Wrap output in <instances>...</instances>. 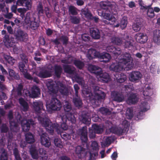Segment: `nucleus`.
Wrapping results in <instances>:
<instances>
[{
	"label": "nucleus",
	"mask_w": 160,
	"mask_h": 160,
	"mask_svg": "<svg viewBox=\"0 0 160 160\" xmlns=\"http://www.w3.org/2000/svg\"><path fill=\"white\" fill-rule=\"evenodd\" d=\"M58 88H61L59 89V92L63 94H67V89L64 87V85L62 83L59 82L58 84Z\"/></svg>",
	"instance_id": "obj_42"
},
{
	"label": "nucleus",
	"mask_w": 160,
	"mask_h": 160,
	"mask_svg": "<svg viewBox=\"0 0 160 160\" xmlns=\"http://www.w3.org/2000/svg\"><path fill=\"white\" fill-rule=\"evenodd\" d=\"M157 67L154 63H152L150 67V69L151 71L153 72L157 70Z\"/></svg>",
	"instance_id": "obj_62"
},
{
	"label": "nucleus",
	"mask_w": 160,
	"mask_h": 160,
	"mask_svg": "<svg viewBox=\"0 0 160 160\" xmlns=\"http://www.w3.org/2000/svg\"><path fill=\"white\" fill-rule=\"evenodd\" d=\"M113 140V138L111 137L107 138L105 142V145H110Z\"/></svg>",
	"instance_id": "obj_55"
},
{
	"label": "nucleus",
	"mask_w": 160,
	"mask_h": 160,
	"mask_svg": "<svg viewBox=\"0 0 160 160\" xmlns=\"http://www.w3.org/2000/svg\"><path fill=\"white\" fill-rule=\"evenodd\" d=\"M142 77L141 74L139 72H132L129 75V80L132 82H137Z\"/></svg>",
	"instance_id": "obj_15"
},
{
	"label": "nucleus",
	"mask_w": 160,
	"mask_h": 160,
	"mask_svg": "<svg viewBox=\"0 0 160 160\" xmlns=\"http://www.w3.org/2000/svg\"><path fill=\"white\" fill-rule=\"evenodd\" d=\"M33 104L34 109L37 114H39L41 112L43 113L42 112H45L43 109V104L41 102H35Z\"/></svg>",
	"instance_id": "obj_16"
},
{
	"label": "nucleus",
	"mask_w": 160,
	"mask_h": 160,
	"mask_svg": "<svg viewBox=\"0 0 160 160\" xmlns=\"http://www.w3.org/2000/svg\"><path fill=\"white\" fill-rule=\"evenodd\" d=\"M100 111L103 114L109 115L111 113L110 110L104 107L101 108L100 109Z\"/></svg>",
	"instance_id": "obj_45"
},
{
	"label": "nucleus",
	"mask_w": 160,
	"mask_h": 160,
	"mask_svg": "<svg viewBox=\"0 0 160 160\" xmlns=\"http://www.w3.org/2000/svg\"><path fill=\"white\" fill-rule=\"evenodd\" d=\"M106 50L109 52H112L115 56H117L121 53L120 49L119 48L116 49L113 46H108L106 48Z\"/></svg>",
	"instance_id": "obj_23"
},
{
	"label": "nucleus",
	"mask_w": 160,
	"mask_h": 160,
	"mask_svg": "<svg viewBox=\"0 0 160 160\" xmlns=\"http://www.w3.org/2000/svg\"><path fill=\"white\" fill-rule=\"evenodd\" d=\"M46 107L49 112H51L52 110H59L61 108V104L57 99L53 98L50 102H47Z\"/></svg>",
	"instance_id": "obj_6"
},
{
	"label": "nucleus",
	"mask_w": 160,
	"mask_h": 160,
	"mask_svg": "<svg viewBox=\"0 0 160 160\" xmlns=\"http://www.w3.org/2000/svg\"><path fill=\"white\" fill-rule=\"evenodd\" d=\"M91 147L93 150H96L98 149V144L96 142H93L91 144Z\"/></svg>",
	"instance_id": "obj_59"
},
{
	"label": "nucleus",
	"mask_w": 160,
	"mask_h": 160,
	"mask_svg": "<svg viewBox=\"0 0 160 160\" xmlns=\"http://www.w3.org/2000/svg\"><path fill=\"white\" fill-rule=\"evenodd\" d=\"M127 18L124 16L120 22V26L122 29L125 28L128 23Z\"/></svg>",
	"instance_id": "obj_41"
},
{
	"label": "nucleus",
	"mask_w": 160,
	"mask_h": 160,
	"mask_svg": "<svg viewBox=\"0 0 160 160\" xmlns=\"http://www.w3.org/2000/svg\"><path fill=\"white\" fill-rule=\"evenodd\" d=\"M87 152L86 150L79 146L77 147L75 149L76 154L79 158H84Z\"/></svg>",
	"instance_id": "obj_11"
},
{
	"label": "nucleus",
	"mask_w": 160,
	"mask_h": 160,
	"mask_svg": "<svg viewBox=\"0 0 160 160\" xmlns=\"http://www.w3.org/2000/svg\"><path fill=\"white\" fill-rule=\"evenodd\" d=\"M74 63L75 66L80 69L82 68L84 66L83 63L79 61H75Z\"/></svg>",
	"instance_id": "obj_53"
},
{
	"label": "nucleus",
	"mask_w": 160,
	"mask_h": 160,
	"mask_svg": "<svg viewBox=\"0 0 160 160\" xmlns=\"http://www.w3.org/2000/svg\"><path fill=\"white\" fill-rule=\"evenodd\" d=\"M79 133L81 134V140L83 142H86L87 140V132L86 127H83L82 129L79 130Z\"/></svg>",
	"instance_id": "obj_27"
},
{
	"label": "nucleus",
	"mask_w": 160,
	"mask_h": 160,
	"mask_svg": "<svg viewBox=\"0 0 160 160\" xmlns=\"http://www.w3.org/2000/svg\"><path fill=\"white\" fill-rule=\"evenodd\" d=\"M126 115L127 118L128 119H131L132 117V111L131 109L128 108L126 112Z\"/></svg>",
	"instance_id": "obj_47"
},
{
	"label": "nucleus",
	"mask_w": 160,
	"mask_h": 160,
	"mask_svg": "<svg viewBox=\"0 0 160 160\" xmlns=\"http://www.w3.org/2000/svg\"><path fill=\"white\" fill-rule=\"evenodd\" d=\"M140 107L141 110L142 112H145L148 110L150 107L146 102H142Z\"/></svg>",
	"instance_id": "obj_40"
},
{
	"label": "nucleus",
	"mask_w": 160,
	"mask_h": 160,
	"mask_svg": "<svg viewBox=\"0 0 160 160\" xmlns=\"http://www.w3.org/2000/svg\"><path fill=\"white\" fill-rule=\"evenodd\" d=\"M69 11L72 15H76L78 13L76 8L72 6L69 7Z\"/></svg>",
	"instance_id": "obj_51"
},
{
	"label": "nucleus",
	"mask_w": 160,
	"mask_h": 160,
	"mask_svg": "<svg viewBox=\"0 0 160 160\" xmlns=\"http://www.w3.org/2000/svg\"><path fill=\"white\" fill-rule=\"evenodd\" d=\"M27 10L25 8H19L18 9V12L20 13V16L23 18L24 17V14Z\"/></svg>",
	"instance_id": "obj_50"
},
{
	"label": "nucleus",
	"mask_w": 160,
	"mask_h": 160,
	"mask_svg": "<svg viewBox=\"0 0 160 160\" xmlns=\"http://www.w3.org/2000/svg\"><path fill=\"white\" fill-rule=\"evenodd\" d=\"M38 10L40 15H42L43 13V10L41 4H39L38 7Z\"/></svg>",
	"instance_id": "obj_63"
},
{
	"label": "nucleus",
	"mask_w": 160,
	"mask_h": 160,
	"mask_svg": "<svg viewBox=\"0 0 160 160\" xmlns=\"http://www.w3.org/2000/svg\"><path fill=\"white\" fill-rule=\"evenodd\" d=\"M92 128L95 132L97 133H101L103 131V128L101 126H98L96 124L92 125Z\"/></svg>",
	"instance_id": "obj_35"
},
{
	"label": "nucleus",
	"mask_w": 160,
	"mask_h": 160,
	"mask_svg": "<svg viewBox=\"0 0 160 160\" xmlns=\"http://www.w3.org/2000/svg\"><path fill=\"white\" fill-rule=\"evenodd\" d=\"M19 102L20 104L22 107L23 110L24 111H27L28 108V106L27 103L22 98L19 99Z\"/></svg>",
	"instance_id": "obj_32"
},
{
	"label": "nucleus",
	"mask_w": 160,
	"mask_h": 160,
	"mask_svg": "<svg viewBox=\"0 0 160 160\" xmlns=\"http://www.w3.org/2000/svg\"><path fill=\"white\" fill-rule=\"evenodd\" d=\"M112 95L113 97L114 101L121 102L124 99L123 96L120 94H117L115 92H112Z\"/></svg>",
	"instance_id": "obj_30"
},
{
	"label": "nucleus",
	"mask_w": 160,
	"mask_h": 160,
	"mask_svg": "<svg viewBox=\"0 0 160 160\" xmlns=\"http://www.w3.org/2000/svg\"><path fill=\"white\" fill-rule=\"evenodd\" d=\"M143 95L144 98L146 99H149L150 96L152 94V90L151 86H149L147 87L146 88L143 92Z\"/></svg>",
	"instance_id": "obj_26"
},
{
	"label": "nucleus",
	"mask_w": 160,
	"mask_h": 160,
	"mask_svg": "<svg viewBox=\"0 0 160 160\" xmlns=\"http://www.w3.org/2000/svg\"><path fill=\"white\" fill-rule=\"evenodd\" d=\"M88 70L91 73L96 75V77L99 81L104 82H107L110 79L108 74L106 73H102L101 68L95 66L89 65Z\"/></svg>",
	"instance_id": "obj_3"
},
{
	"label": "nucleus",
	"mask_w": 160,
	"mask_h": 160,
	"mask_svg": "<svg viewBox=\"0 0 160 160\" xmlns=\"http://www.w3.org/2000/svg\"><path fill=\"white\" fill-rule=\"evenodd\" d=\"M81 15L82 17H85L88 19L90 18L91 17V13L87 9H82Z\"/></svg>",
	"instance_id": "obj_37"
},
{
	"label": "nucleus",
	"mask_w": 160,
	"mask_h": 160,
	"mask_svg": "<svg viewBox=\"0 0 160 160\" xmlns=\"http://www.w3.org/2000/svg\"><path fill=\"white\" fill-rule=\"evenodd\" d=\"M141 23L140 22H137L134 23L132 25V29L135 32L139 31L141 28Z\"/></svg>",
	"instance_id": "obj_44"
},
{
	"label": "nucleus",
	"mask_w": 160,
	"mask_h": 160,
	"mask_svg": "<svg viewBox=\"0 0 160 160\" xmlns=\"http://www.w3.org/2000/svg\"><path fill=\"white\" fill-rule=\"evenodd\" d=\"M141 8L142 9H145L148 10L147 14L148 18H152L154 17L155 14L153 9L151 8V6H141Z\"/></svg>",
	"instance_id": "obj_21"
},
{
	"label": "nucleus",
	"mask_w": 160,
	"mask_h": 160,
	"mask_svg": "<svg viewBox=\"0 0 160 160\" xmlns=\"http://www.w3.org/2000/svg\"><path fill=\"white\" fill-rule=\"evenodd\" d=\"M153 41L158 45H160V30H156L153 32Z\"/></svg>",
	"instance_id": "obj_25"
},
{
	"label": "nucleus",
	"mask_w": 160,
	"mask_h": 160,
	"mask_svg": "<svg viewBox=\"0 0 160 160\" xmlns=\"http://www.w3.org/2000/svg\"><path fill=\"white\" fill-rule=\"evenodd\" d=\"M54 142L55 145L56 146L60 148L62 147V142L61 141L60 139L58 138H55L54 141Z\"/></svg>",
	"instance_id": "obj_49"
},
{
	"label": "nucleus",
	"mask_w": 160,
	"mask_h": 160,
	"mask_svg": "<svg viewBox=\"0 0 160 160\" xmlns=\"http://www.w3.org/2000/svg\"><path fill=\"white\" fill-rule=\"evenodd\" d=\"M90 33L91 36L93 38L98 39L100 37L99 30L97 29H91L90 30Z\"/></svg>",
	"instance_id": "obj_28"
},
{
	"label": "nucleus",
	"mask_w": 160,
	"mask_h": 160,
	"mask_svg": "<svg viewBox=\"0 0 160 160\" xmlns=\"http://www.w3.org/2000/svg\"><path fill=\"white\" fill-rule=\"evenodd\" d=\"M102 17V21L106 24L113 25L117 21L116 18L109 13H105Z\"/></svg>",
	"instance_id": "obj_8"
},
{
	"label": "nucleus",
	"mask_w": 160,
	"mask_h": 160,
	"mask_svg": "<svg viewBox=\"0 0 160 160\" xmlns=\"http://www.w3.org/2000/svg\"><path fill=\"white\" fill-rule=\"evenodd\" d=\"M133 40L131 38H128L124 42V46L126 48H129L132 47Z\"/></svg>",
	"instance_id": "obj_39"
},
{
	"label": "nucleus",
	"mask_w": 160,
	"mask_h": 160,
	"mask_svg": "<svg viewBox=\"0 0 160 160\" xmlns=\"http://www.w3.org/2000/svg\"><path fill=\"white\" fill-rule=\"evenodd\" d=\"M43 117L44 116L43 115H39L38 118V120L42 125L45 128L48 132L52 134L54 129H56L58 133L59 132V126L58 124H54L52 125L51 122L48 118L46 117L44 118Z\"/></svg>",
	"instance_id": "obj_2"
},
{
	"label": "nucleus",
	"mask_w": 160,
	"mask_h": 160,
	"mask_svg": "<svg viewBox=\"0 0 160 160\" xmlns=\"http://www.w3.org/2000/svg\"><path fill=\"white\" fill-rule=\"evenodd\" d=\"M14 34L16 38L20 41H26L28 38L27 34L21 30H18L15 32Z\"/></svg>",
	"instance_id": "obj_9"
},
{
	"label": "nucleus",
	"mask_w": 160,
	"mask_h": 160,
	"mask_svg": "<svg viewBox=\"0 0 160 160\" xmlns=\"http://www.w3.org/2000/svg\"><path fill=\"white\" fill-rule=\"evenodd\" d=\"M115 77L117 81L120 83L124 82L126 79V76L123 74H121L119 75L116 74Z\"/></svg>",
	"instance_id": "obj_33"
},
{
	"label": "nucleus",
	"mask_w": 160,
	"mask_h": 160,
	"mask_svg": "<svg viewBox=\"0 0 160 160\" xmlns=\"http://www.w3.org/2000/svg\"><path fill=\"white\" fill-rule=\"evenodd\" d=\"M19 68L26 78L29 79H31L32 78L30 75L27 72V69L25 65L22 62L19 63Z\"/></svg>",
	"instance_id": "obj_20"
},
{
	"label": "nucleus",
	"mask_w": 160,
	"mask_h": 160,
	"mask_svg": "<svg viewBox=\"0 0 160 160\" xmlns=\"http://www.w3.org/2000/svg\"><path fill=\"white\" fill-rule=\"evenodd\" d=\"M25 137L26 140L28 143H31L34 142L33 136L31 133H27L25 135Z\"/></svg>",
	"instance_id": "obj_38"
},
{
	"label": "nucleus",
	"mask_w": 160,
	"mask_h": 160,
	"mask_svg": "<svg viewBox=\"0 0 160 160\" xmlns=\"http://www.w3.org/2000/svg\"><path fill=\"white\" fill-rule=\"evenodd\" d=\"M55 71L56 75L58 77H59L61 72L62 69L60 66H55Z\"/></svg>",
	"instance_id": "obj_48"
},
{
	"label": "nucleus",
	"mask_w": 160,
	"mask_h": 160,
	"mask_svg": "<svg viewBox=\"0 0 160 160\" xmlns=\"http://www.w3.org/2000/svg\"><path fill=\"white\" fill-rule=\"evenodd\" d=\"M71 22L74 24H77L79 22L80 19L76 17H71Z\"/></svg>",
	"instance_id": "obj_57"
},
{
	"label": "nucleus",
	"mask_w": 160,
	"mask_h": 160,
	"mask_svg": "<svg viewBox=\"0 0 160 160\" xmlns=\"http://www.w3.org/2000/svg\"><path fill=\"white\" fill-rule=\"evenodd\" d=\"M135 37L136 41L141 43H145L148 39L147 35L142 33H138L136 34Z\"/></svg>",
	"instance_id": "obj_10"
},
{
	"label": "nucleus",
	"mask_w": 160,
	"mask_h": 160,
	"mask_svg": "<svg viewBox=\"0 0 160 160\" xmlns=\"http://www.w3.org/2000/svg\"><path fill=\"white\" fill-rule=\"evenodd\" d=\"M75 105L77 107H79L82 105V102L80 98H77L73 99Z\"/></svg>",
	"instance_id": "obj_52"
},
{
	"label": "nucleus",
	"mask_w": 160,
	"mask_h": 160,
	"mask_svg": "<svg viewBox=\"0 0 160 160\" xmlns=\"http://www.w3.org/2000/svg\"><path fill=\"white\" fill-rule=\"evenodd\" d=\"M64 71L69 73H72L74 71V68L68 66H66L64 67Z\"/></svg>",
	"instance_id": "obj_46"
},
{
	"label": "nucleus",
	"mask_w": 160,
	"mask_h": 160,
	"mask_svg": "<svg viewBox=\"0 0 160 160\" xmlns=\"http://www.w3.org/2000/svg\"><path fill=\"white\" fill-rule=\"evenodd\" d=\"M85 52L87 57L90 60L98 57L99 52H97L94 49H89L88 50H86Z\"/></svg>",
	"instance_id": "obj_14"
},
{
	"label": "nucleus",
	"mask_w": 160,
	"mask_h": 160,
	"mask_svg": "<svg viewBox=\"0 0 160 160\" xmlns=\"http://www.w3.org/2000/svg\"><path fill=\"white\" fill-rule=\"evenodd\" d=\"M133 67L132 60L130 54L126 53L119 57L116 62L112 63L109 67L111 70L119 72L125 68L130 69Z\"/></svg>",
	"instance_id": "obj_1"
},
{
	"label": "nucleus",
	"mask_w": 160,
	"mask_h": 160,
	"mask_svg": "<svg viewBox=\"0 0 160 160\" xmlns=\"http://www.w3.org/2000/svg\"><path fill=\"white\" fill-rule=\"evenodd\" d=\"M75 79L76 82L79 84H81L82 86L83 85L84 81L82 78L79 76H76Z\"/></svg>",
	"instance_id": "obj_56"
},
{
	"label": "nucleus",
	"mask_w": 160,
	"mask_h": 160,
	"mask_svg": "<svg viewBox=\"0 0 160 160\" xmlns=\"http://www.w3.org/2000/svg\"><path fill=\"white\" fill-rule=\"evenodd\" d=\"M40 142L42 144L46 147H48L50 145L49 138L46 133H43L41 135Z\"/></svg>",
	"instance_id": "obj_18"
},
{
	"label": "nucleus",
	"mask_w": 160,
	"mask_h": 160,
	"mask_svg": "<svg viewBox=\"0 0 160 160\" xmlns=\"http://www.w3.org/2000/svg\"><path fill=\"white\" fill-rule=\"evenodd\" d=\"M10 129L12 131L16 132L19 129L17 123H16L14 122H13L10 120Z\"/></svg>",
	"instance_id": "obj_43"
},
{
	"label": "nucleus",
	"mask_w": 160,
	"mask_h": 160,
	"mask_svg": "<svg viewBox=\"0 0 160 160\" xmlns=\"http://www.w3.org/2000/svg\"><path fill=\"white\" fill-rule=\"evenodd\" d=\"M82 93L85 97L88 98L89 99L91 100L94 99H103L105 97V94L99 89L98 87H96L94 89V94H92L90 92V90L88 88V90L86 88H84L82 89Z\"/></svg>",
	"instance_id": "obj_4"
},
{
	"label": "nucleus",
	"mask_w": 160,
	"mask_h": 160,
	"mask_svg": "<svg viewBox=\"0 0 160 160\" xmlns=\"http://www.w3.org/2000/svg\"><path fill=\"white\" fill-rule=\"evenodd\" d=\"M32 6V2L31 0H28L26 3V7L27 8V10H29L31 8Z\"/></svg>",
	"instance_id": "obj_58"
},
{
	"label": "nucleus",
	"mask_w": 160,
	"mask_h": 160,
	"mask_svg": "<svg viewBox=\"0 0 160 160\" xmlns=\"http://www.w3.org/2000/svg\"><path fill=\"white\" fill-rule=\"evenodd\" d=\"M36 75L39 77L43 78H46L49 77L51 76V72H48L45 70H42L39 69L38 71H37L35 72Z\"/></svg>",
	"instance_id": "obj_19"
},
{
	"label": "nucleus",
	"mask_w": 160,
	"mask_h": 160,
	"mask_svg": "<svg viewBox=\"0 0 160 160\" xmlns=\"http://www.w3.org/2000/svg\"><path fill=\"white\" fill-rule=\"evenodd\" d=\"M138 98L136 95L132 93L130 94L127 100V102L129 104H134L138 101Z\"/></svg>",
	"instance_id": "obj_24"
},
{
	"label": "nucleus",
	"mask_w": 160,
	"mask_h": 160,
	"mask_svg": "<svg viewBox=\"0 0 160 160\" xmlns=\"http://www.w3.org/2000/svg\"><path fill=\"white\" fill-rule=\"evenodd\" d=\"M111 132L112 133L120 135L123 132V130L119 128H112L111 129Z\"/></svg>",
	"instance_id": "obj_36"
},
{
	"label": "nucleus",
	"mask_w": 160,
	"mask_h": 160,
	"mask_svg": "<svg viewBox=\"0 0 160 160\" xmlns=\"http://www.w3.org/2000/svg\"><path fill=\"white\" fill-rule=\"evenodd\" d=\"M30 13H27L25 19V22L26 24L28 25V26H29L31 28L35 29L38 26V24L37 22L34 21H32L31 22L30 20Z\"/></svg>",
	"instance_id": "obj_12"
},
{
	"label": "nucleus",
	"mask_w": 160,
	"mask_h": 160,
	"mask_svg": "<svg viewBox=\"0 0 160 160\" xmlns=\"http://www.w3.org/2000/svg\"><path fill=\"white\" fill-rule=\"evenodd\" d=\"M8 72L9 75L11 77L14 78H16L15 73L13 70L12 69H9Z\"/></svg>",
	"instance_id": "obj_61"
},
{
	"label": "nucleus",
	"mask_w": 160,
	"mask_h": 160,
	"mask_svg": "<svg viewBox=\"0 0 160 160\" xmlns=\"http://www.w3.org/2000/svg\"><path fill=\"white\" fill-rule=\"evenodd\" d=\"M29 96L32 98H35L40 94L39 89L36 86H34L32 88L31 92L30 93L28 90L27 89L24 90L23 91V94L24 97Z\"/></svg>",
	"instance_id": "obj_7"
},
{
	"label": "nucleus",
	"mask_w": 160,
	"mask_h": 160,
	"mask_svg": "<svg viewBox=\"0 0 160 160\" xmlns=\"http://www.w3.org/2000/svg\"><path fill=\"white\" fill-rule=\"evenodd\" d=\"M111 42L112 43L120 45L122 43V40L118 37L114 36L111 38Z\"/></svg>",
	"instance_id": "obj_34"
},
{
	"label": "nucleus",
	"mask_w": 160,
	"mask_h": 160,
	"mask_svg": "<svg viewBox=\"0 0 160 160\" xmlns=\"http://www.w3.org/2000/svg\"><path fill=\"white\" fill-rule=\"evenodd\" d=\"M21 124L23 130L26 132L29 129L30 125H33L34 123L33 121H31V120L28 121L23 120L22 121Z\"/></svg>",
	"instance_id": "obj_17"
},
{
	"label": "nucleus",
	"mask_w": 160,
	"mask_h": 160,
	"mask_svg": "<svg viewBox=\"0 0 160 160\" xmlns=\"http://www.w3.org/2000/svg\"><path fill=\"white\" fill-rule=\"evenodd\" d=\"M4 58L6 61L11 65H13L16 61L14 58L8 55H4Z\"/></svg>",
	"instance_id": "obj_31"
},
{
	"label": "nucleus",
	"mask_w": 160,
	"mask_h": 160,
	"mask_svg": "<svg viewBox=\"0 0 160 160\" xmlns=\"http://www.w3.org/2000/svg\"><path fill=\"white\" fill-rule=\"evenodd\" d=\"M64 109L65 111V116H61L62 119L63 121L65 118L72 122H74L75 121V118L71 112V104L68 102L65 101L63 103Z\"/></svg>",
	"instance_id": "obj_5"
},
{
	"label": "nucleus",
	"mask_w": 160,
	"mask_h": 160,
	"mask_svg": "<svg viewBox=\"0 0 160 160\" xmlns=\"http://www.w3.org/2000/svg\"><path fill=\"white\" fill-rule=\"evenodd\" d=\"M14 153L16 159L17 160H21V158L18 154V150L16 149L14 150Z\"/></svg>",
	"instance_id": "obj_64"
},
{
	"label": "nucleus",
	"mask_w": 160,
	"mask_h": 160,
	"mask_svg": "<svg viewBox=\"0 0 160 160\" xmlns=\"http://www.w3.org/2000/svg\"><path fill=\"white\" fill-rule=\"evenodd\" d=\"M100 59V61L105 63L109 62L111 58V56L108 53H99L98 57Z\"/></svg>",
	"instance_id": "obj_22"
},
{
	"label": "nucleus",
	"mask_w": 160,
	"mask_h": 160,
	"mask_svg": "<svg viewBox=\"0 0 160 160\" xmlns=\"http://www.w3.org/2000/svg\"><path fill=\"white\" fill-rule=\"evenodd\" d=\"M22 88V85L19 84L18 85V88L17 91V93L18 96H20L22 94L21 90Z\"/></svg>",
	"instance_id": "obj_60"
},
{
	"label": "nucleus",
	"mask_w": 160,
	"mask_h": 160,
	"mask_svg": "<svg viewBox=\"0 0 160 160\" xmlns=\"http://www.w3.org/2000/svg\"><path fill=\"white\" fill-rule=\"evenodd\" d=\"M30 152L32 158L35 159H37L38 157V153L37 151L36 147L32 146L30 148Z\"/></svg>",
	"instance_id": "obj_29"
},
{
	"label": "nucleus",
	"mask_w": 160,
	"mask_h": 160,
	"mask_svg": "<svg viewBox=\"0 0 160 160\" xmlns=\"http://www.w3.org/2000/svg\"><path fill=\"white\" fill-rule=\"evenodd\" d=\"M0 160H7V153L4 150H2Z\"/></svg>",
	"instance_id": "obj_54"
},
{
	"label": "nucleus",
	"mask_w": 160,
	"mask_h": 160,
	"mask_svg": "<svg viewBox=\"0 0 160 160\" xmlns=\"http://www.w3.org/2000/svg\"><path fill=\"white\" fill-rule=\"evenodd\" d=\"M6 31L4 30L2 31V35H5V36H4L3 38V42L4 43V44L7 47H11L12 46L13 43V42L12 40V39L9 38L8 35L6 34Z\"/></svg>",
	"instance_id": "obj_13"
}]
</instances>
